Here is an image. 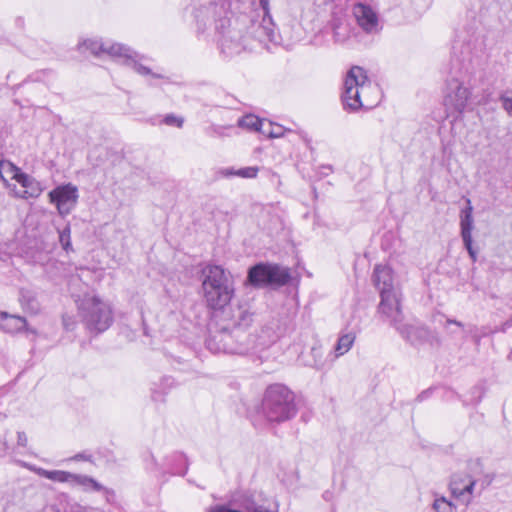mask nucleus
Returning <instances> with one entry per match:
<instances>
[{
    "label": "nucleus",
    "mask_w": 512,
    "mask_h": 512,
    "mask_svg": "<svg viewBox=\"0 0 512 512\" xmlns=\"http://www.w3.org/2000/svg\"><path fill=\"white\" fill-rule=\"evenodd\" d=\"M194 5V18L198 32H205L214 25L219 34L218 43L221 52L227 57L240 54L248 48V38L259 42L275 41V30L270 15L269 0H259L261 19L252 16L249 19L247 35L238 27H230V0H191Z\"/></svg>",
    "instance_id": "obj_1"
},
{
    "label": "nucleus",
    "mask_w": 512,
    "mask_h": 512,
    "mask_svg": "<svg viewBox=\"0 0 512 512\" xmlns=\"http://www.w3.org/2000/svg\"><path fill=\"white\" fill-rule=\"evenodd\" d=\"M206 347L212 353L248 354L256 353L268 346L261 338L249 333H239L221 324L215 330L210 329Z\"/></svg>",
    "instance_id": "obj_2"
},
{
    "label": "nucleus",
    "mask_w": 512,
    "mask_h": 512,
    "mask_svg": "<svg viewBox=\"0 0 512 512\" xmlns=\"http://www.w3.org/2000/svg\"><path fill=\"white\" fill-rule=\"evenodd\" d=\"M84 48L95 56H99L102 53L108 54L118 63L133 69L141 76H151L158 79L163 78L161 74L152 72L145 64L149 60L147 56L139 54L126 45L111 43L109 41L104 42L98 39H87L78 44L79 50Z\"/></svg>",
    "instance_id": "obj_3"
},
{
    "label": "nucleus",
    "mask_w": 512,
    "mask_h": 512,
    "mask_svg": "<svg viewBox=\"0 0 512 512\" xmlns=\"http://www.w3.org/2000/svg\"><path fill=\"white\" fill-rule=\"evenodd\" d=\"M202 291L207 306L220 310L230 303L235 288L231 275L218 265H208L202 270Z\"/></svg>",
    "instance_id": "obj_4"
},
{
    "label": "nucleus",
    "mask_w": 512,
    "mask_h": 512,
    "mask_svg": "<svg viewBox=\"0 0 512 512\" xmlns=\"http://www.w3.org/2000/svg\"><path fill=\"white\" fill-rule=\"evenodd\" d=\"M294 393L285 385H270L262 400V413L269 422L281 423L296 415Z\"/></svg>",
    "instance_id": "obj_5"
},
{
    "label": "nucleus",
    "mask_w": 512,
    "mask_h": 512,
    "mask_svg": "<svg viewBox=\"0 0 512 512\" xmlns=\"http://www.w3.org/2000/svg\"><path fill=\"white\" fill-rule=\"evenodd\" d=\"M79 314L91 333H102L113 323L111 306L97 296H85L79 304Z\"/></svg>",
    "instance_id": "obj_6"
},
{
    "label": "nucleus",
    "mask_w": 512,
    "mask_h": 512,
    "mask_svg": "<svg viewBox=\"0 0 512 512\" xmlns=\"http://www.w3.org/2000/svg\"><path fill=\"white\" fill-rule=\"evenodd\" d=\"M290 278L288 269L277 264L260 262L248 269L246 283L255 288L283 286L289 282Z\"/></svg>",
    "instance_id": "obj_7"
},
{
    "label": "nucleus",
    "mask_w": 512,
    "mask_h": 512,
    "mask_svg": "<svg viewBox=\"0 0 512 512\" xmlns=\"http://www.w3.org/2000/svg\"><path fill=\"white\" fill-rule=\"evenodd\" d=\"M469 470L471 473H455L451 476L449 489L456 499L469 505L472 501V495L477 483L479 482L477 475L483 472L480 460L470 461Z\"/></svg>",
    "instance_id": "obj_8"
},
{
    "label": "nucleus",
    "mask_w": 512,
    "mask_h": 512,
    "mask_svg": "<svg viewBox=\"0 0 512 512\" xmlns=\"http://www.w3.org/2000/svg\"><path fill=\"white\" fill-rule=\"evenodd\" d=\"M365 79V70L360 66H353L347 73L344 82V92L342 94V102L344 109L349 111H357L362 108L363 102L361 93H366L369 86H362L359 80Z\"/></svg>",
    "instance_id": "obj_9"
},
{
    "label": "nucleus",
    "mask_w": 512,
    "mask_h": 512,
    "mask_svg": "<svg viewBox=\"0 0 512 512\" xmlns=\"http://www.w3.org/2000/svg\"><path fill=\"white\" fill-rule=\"evenodd\" d=\"M220 324L239 333H247L253 322L254 313L247 302L221 309Z\"/></svg>",
    "instance_id": "obj_10"
},
{
    "label": "nucleus",
    "mask_w": 512,
    "mask_h": 512,
    "mask_svg": "<svg viewBox=\"0 0 512 512\" xmlns=\"http://www.w3.org/2000/svg\"><path fill=\"white\" fill-rule=\"evenodd\" d=\"M50 203L54 204L61 216L69 215L77 205L79 194L75 185L68 183L55 187L48 193Z\"/></svg>",
    "instance_id": "obj_11"
},
{
    "label": "nucleus",
    "mask_w": 512,
    "mask_h": 512,
    "mask_svg": "<svg viewBox=\"0 0 512 512\" xmlns=\"http://www.w3.org/2000/svg\"><path fill=\"white\" fill-rule=\"evenodd\" d=\"M470 97L471 92L469 88L464 86L458 79L453 78L447 82L444 105L447 111L457 114L456 118L464 112Z\"/></svg>",
    "instance_id": "obj_12"
},
{
    "label": "nucleus",
    "mask_w": 512,
    "mask_h": 512,
    "mask_svg": "<svg viewBox=\"0 0 512 512\" xmlns=\"http://www.w3.org/2000/svg\"><path fill=\"white\" fill-rule=\"evenodd\" d=\"M400 335L414 347L429 345L431 347L440 344L437 334L424 326L401 324L396 326Z\"/></svg>",
    "instance_id": "obj_13"
},
{
    "label": "nucleus",
    "mask_w": 512,
    "mask_h": 512,
    "mask_svg": "<svg viewBox=\"0 0 512 512\" xmlns=\"http://www.w3.org/2000/svg\"><path fill=\"white\" fill-rule=\"evenodd\" d=\"M381 301L379 303L378 311L389 320L390 324L396 328L400 326L403 320L401 310V292L387 293L386 291L380 295Z\"/></svg>",
    "instance_id": "obj_14"
},
{
    "label": "nucleus",
    "mask_w": 512,
    "mask_h": 512,
    "mask_svg": "<svg viewBox=\"0 0 512 512\" xmlns=\"http://www.w3.org/2000/svg\"><path fill=\"white\" fill-rule=\"evenodd\" d=\"M207 512H278V504L258 503L251 497L242 495L239 501V509L221 504L210 507Z\"/></svg>",
    "instance_id": "obj_15"
},
{
    "label": "nucleus",
    "mask_w": 512,
    "mask_h": 512,
    "mask_svg": "<svg viewBox=\"0 0 512 512\" xmlns=\"http://www.w3.org/2000/svg\"><path fill=\"white\" fill-rule=\"evenodd\" d=\"M353 15L359 27L368 34L379 31V21L377 13L369 6L363 3H357L353 6Z\"/></svg>",
    "instance_id": "obj_16"
},
{
    "label": "nucleus",
    "mask_w": 512,
    "mask_h": 512,
    "mask_svg": "<svg viewBox=\"0 0 512 512\" xmlns=\"http://www.w3.org/2000/svg\"><path fill=\"white\" fill-rule=\"evenodd\" d=\"M373 282L379 290L380 295L385 291L387 293L397 292L399 287L394 282L393 271L386 265H376L373 272Z\"/></svg>",
    "instance_id": "obj_17"
},
{
    "label": "nucleus",
    "mask_w": 512,
    "mask_h": 512,
    "mask_svg": "<svg viewBox=\"0 0 512 512\" xmlns=\"http://www.w3.org/2000/svg\"><path fill=\"white\" fill-rule=\"evenodd\" d=\"M461 226V237L464 243V246L471 257L472 261L475 262L477 260V252L473 248L472 241V229H473V216H472V208L469 207L461 214L460 219Z\"/></svg>",
    "instance_id": "obj_18"
},
{
    "label": "nucleus",
    "mask_w": 512,
    "mask_h": 512,
    "mask_svg": "<svg viewBox=\"0 0 512 512\" xmlns=\"http://www.w3.org/2000/svg\"><path fill=\"white\" fill-rule=\"evenodd\" d=\"M335 43H345L352 34V27L345 17L334 16L330 22Z\"/></svg>",
    "instance_id": "obj_19"
},
{
    "label": "nucleus",
    "mask_w": 512,
    "mask_h": 512,
    "mask_svg": "<svg viewBox=\"0 0 512 512\" xmlns=\"http://www.w3.org/2000/svg\"><path fill=\"white\" fill-rule=\"evenodd\" d=\"M359 84L362 86H369V90L366 93H361V99L363 102L362 108L370 109L375 107L381 101V90L380 87L372 83L365 73V79L359 80Z\"/></svg>",
    "instance_id": "obj_20"
},
{
    "label": "nucleus",
    "mask_w": 512,
    "mask_h": 512,
    "mask_svg": "<svg viewBox=\"0 0 512 512\" xmlns=\"http://www.w3.org/2000/svg\"><path fill=\"white\" fill-rule=\"evenodd\" d=\"M26 319L18 315H10L7 312H0V327L7 333H16L26 327Z\"/></svg>",
    "instance_id": "obj_21"
},
{
    "label": "nucleus",
    "mask_w": 512,
    "mask_h": 512,
    "mask_svg": "<svg viewBox=\"0 0 512 512\" xmlns=\"http://www.w3.org/2000/svg\"><path fill=\"white\" fill-rule=\"evenodd\" d=\"M70 485L72 487H79L84 492H100L105 489L96 479L83 474L73 473Z\"/></svg>",
    "instance_id": "obj_22"
},
{
    "label": "nucleus",
    "mask_w": 512,
    "mask_h": 512,
    "mask_svg": "<svg viewBox=\"0 0 512 512\" xmlns=\"http://www.w3.org/2000/svg\"><path fill=\"white\" fill-rule=\"evenodd\" d=\"M174 380L171 377H162L158 382H154L151 387V398L154 402H164L165 396L174 387Z\"/></svg>",
    "instance_id": "obj_23"
},
{
    "label": "nucleus",
    "mask_w": 512,
    "mask_h": 512,
    "mask_svg": "<svg viewBox=\"0 0 512 512\" xmlns=\"http://www.w3.org/2000/svg\"><path fill=\"white\" fill-rule=\"evenodd\" d=\"M19 301L23 310L27 313L35 315L38 314L41 309L36 293L30 289H20Z\"/></svg>",
    "instance_id": "obj_24"
},
{
    "label": "nucleus",
    "mask_w": 512,
    "mask_h": 512,
    "mask_svg": "<svg viewBox=\"0 0 512 512\" xmlns=\"http://www.w3.org/2000/svg\"><path fill=\"white\" fill-rule=\"evenodd\" d=\"M15 179L22 187L26 189L25 193L28 194L29 197L36 198L41 194V184L28 174L22 172L17 173L15 175Z\"/></svg>",
    "instance_id": "obj_25"
},
{
    "label": "nucleus",
    "mask_w": 512,
    "mask_h": 512,
    "mask_svg": "<svg viewBox=\"0 0 512 512\" xmlns=\"http://www.w3.org/2000/svg\"><path fill=\"white\" fill-rule=\"evenodd\" d=\"M356 339V332L353 330H343L335 345V357L346 354L353 346Z\"/></svg>",
    "instance_id": "obj_26"
},
{
    "label": "nucleus",
    "mask_w": 512,
    "mask_h": 512,
    "mask_svg": "<svg viewBox=\"0 0 512 512\" xmlns=\"http://www.w3.org/2000/svg\"><path fill=\"white\" fill-rule=\"evenodd\" d=\"M35 471L39 476L49 479L51 481L68 484L71 483V478L73 474L71 472L62 470H46L43 468H37L35 469Z\"/></svg>",
    "instance_id": "obj_27"
},
{
    "label": "nucleus",
    "mask_w": 512,
    "mask_h": 512,
    "mask_svg": "<svg viewBox=\"0 0 512 512\" xmlns=\"http://www.w3.org/2000/svg\"><path fill=\"white\" fill-rule=\"evenodd\" d=\"M237 124L241 128L260 133H262V130L265 126L264 121L253 114H248L239 118Z\"/></svg>",
    "instance_id": "obj_28"
},
{
    "label": "nucleus",
    "mask_w": 512,
    "mask_h": 512,
    "mask_svg": "<svg viewBox=\"0 0 512 512\" xmlns=\"http://www.w3.org/2000/svg\"><path fill=\"white\" fill-rule=\"evenodd\" d=\"M221 173L225 177L238 176L241 178H255L258 173V168L257 167H244V168H240L238 170H234L232 168H226V169L222 170Z\"/></svg>",
    "instance_id": "obj_29"
},
{
    "label": "nucleus",
    "mask_w": 512,
    "mask_h": 512,
    "mask_svg": "<svg viewBox=\"0 0 512 512\" xmlns=\"http://www.w3.org/2000/svg\"><path fill=\"white\" fill-rule=\"evenodd\" d=\"M432 508L435 512H457L456 505L443 496L435 498Z\"/></svg>",
    "instance_id": "obj_30"
},
{
    "label": "nucleus",
    "mask_w": 512,
    "mask_h": 512,
    "mask_svg": "<svg viewBox=\"0 0 512 512\" xmlns=\"http://www.w3.org/2000/svg\"><path fill=\"white\" fill-rule=\"evenodd\" d=\"M59 233V242L61 247L66 253L72 252V242H71V227L70 224H66L61 230H58Z\"/></svg>",
    "instance_id": "obj_31"
},
{
    "label": "nucleus",
    "mask_w": 512,
    "mask_h": 512,
    "mask_svg": "<svg viewBox=\"0 0 512 512\" xmlns=\"http://www.w3.org/2000/svg\"><path fill=\"white\" fill-rule=\"evenodd\" d=\"M287 131L281 125H274L271 122L265 123V126L262 130V134L270 137V138H279L284 135V132Z\"/></svg>",
    "instance_id": "obj_32"
},
{
    "label": "nucleus",
    "mask_w": 512,
    "mask_h": 512,
    "mask_svg": "<svg viewBox=\"0 0 512 512\" xmlns=\"http://www.w3.org/2000/svg\"><path fill=\"white\" fill-rule=\"evenodd\" d=\"M232 126H222V125H211L206 129V134L210 137H223L226 136V130L231 129Z\"/></svg>",
    "instance_id": "obj_33"
},
{
    "label": "nucleus",
    "mask_w": 512,
    "mask_h": 512,
    "mask_svg": "<svg viewBox=\"0 0 512 512\" xmlns=\"http://www.w3.org/2000/svg\"><path fill=\"white\" fill-rule=\"evenodd\" d=\"M503 109L512 117V92H506L500 96Z\"/></svg>",
    "instance_id": "obj_34"
},
{
    "label": "nucleus",
    "mask_w": 512,
    "mask_h": 512,
    "mask_svg": "<svg viewBox=\"0 0 512 512\" xmlns=\"http://www.w3.org/2000/svg\"><path fill=\"white\" fill-rule=\"evenodd\" d=\"M163 123L168 126H176L178 128H181L183 126L184 119L174 114H167L163 119Z\"/></svg>",
    "instance_id": "obj_35"
},
{
    "label": "nucleus",
    "mask_w": 512,
    "mask_h": 512,
    "mask_svg": "<svg viewBox=\"0 0 512 512\" xmlns=\"http://www.w3.org/2000/svg\"><path fill=\"white\" fill-rule=\"evenodd\" d=\"M62 323L64 328L68 331H72L75 328V321L73 317L68 314H64L62 316Z\"/></svg>",
    "instance_id": "obj_36"
},
{
    "label": "nucleus",
    "mask_w": 512,
    "mask_h": 512,
    "mask_svg": "<svg viewBox=\"0 0 512 512\" xmlns=\"http://www.w3.org/2000/svg\"><path fill=\"white\" fill-rule=\"evenodd\" d=\"M28 439L25 432L19 431L17 433V445L21 447H25L27 445Z\"/></svg>",
    "instance_id": "obj_37"
},
{
    "label": "nucleus",
    "mask_w": 512,
    "mask_h": 512,
    "mask_svg": "<svg viewBox=\"0 0 512 512\" xmlns=\"http://www.w3.org/2000/svg\"><path fill=\"white\" fill-rule=\"evenodd\" d=\"M72 459L75 461L82 460V461L92 462V455L88 454L86 452H81V453L76 454Z\"/></svg>",
    "instance_id": "obj_38"
},
{
    "label": "nucleus",
    "mask_w": 512,
    "mask_h": 512,
    "mask_svg": "<svg viewBox=\"0 0 512 512\" xmlns=\"http://www.w3.org/2000/svg\"><path fill=\"white\" fill-rule=\"evenodd\" d=\"M175 458H176L177 461L184 463V465H185L184 471L183 472H177L180 475H184L186 473L187 469H188L187 460H186L185 456L183 454H176Z\"/></svg>",
    "instance_id": "obj_39"
},
{
    "label": "nucleus",
    "mask_w": 512,
    "mask_h": 512,
    "mask_svg": "<svg viewBox=\"0 0 512 512\" xmlns=\"http://www.w3.org/2000/svg\"><path fill=\"white\" fill-rule=\"evenodd\" d=\"M476 329L475 326H473L470 330H469V333L472 335L474 341L476 344H479L480 343V339H481V335H477L474 333V330ZM487 333L486 332H482V336H486Z\"/></svg>",
    "instance_id": "obj_40"
},
{
    "label": "nucleus",
    "mask_w": 512,
    "mask_h": 512,
    "mask_svg": "<svg viewBox=\"0 0 512 512\" xmlns=\"http://www.w3.org/2000/svg\"><path fill=\"white\" fill-rule=\"evenodd\" d=\"M14 23L18 29L22 30L25 26V19L22 16H17L14 20Z\"/></svg>",
    "instance_id": "obj_41"
},
{
    "label": "nucleus",
    "mask_w": 512,
    "mask_h": 512,
    "mask_svg": "<svg viewBox=\"0 0 512 512\" xmlns=\"http://www.w3.org/2000/svg\"><path fill=\"white\" fill-rule=\"evenodd\" d=\"M7 449H8V446H7L6 439L0 438V457L4 456L6 454Z\"/></svg>",
    "instance_id": "obj_42"
},
{
    "label": "nucleus",
    "mask_w": 512,
    "mask_h": 512,
    "mask_svg": "<svg viewBox=\"0 0 512 512\" xmlns=\"http://www.w3.org/2000/svg\"><path fill=\"white\" fill-rule=\"evenodd\" d=\"M450 324H454V325H456V326H458V327H461V328H462V327H464V324H463L462 322L457 321V320H455V319H450V318H448V319L446 320V326H447V325H450Z\"/></svg>",
    "instance_id": "obj_43"
},
{
    "label": "nucleus",
    "mask_w": 512,
    "mask_h": 512,
    "mask_svg": "<svg viewBox=\"0 0 512 512\" xmlns=\"http://www.w3.org/2000/svg\"><path fill=\"white\" fill-rule=\"evenodd\" d=\"M149 461H150V462H149V463H147V468H149V469H151V470H152V469H154V468L156 467V460H155V458H154V456H153V455H150V456H149Z\"/></svg>",
    "instance_id": "obj_44"
},
{
    "label": "nucleus",
    "mask_w": 512,
    "mask_h": 512,
    "mask_svg": "<svg viewBox=\"0 0 512 512\" xmlns=\"http://www.w3.org/2000/svg\"><path fill=\"white\" fill-rule=\"evenodd\" d=\"M491 481H492V479H488V477L486 476V479L481 482L479 493L482 490H484L491 483Z\"/></svg>",
    "instance_id": "obj_45"
},
{
    "label": "nucleus",
    "mask_w": 512,
    "mask_h": 512,
    "mask_svg": "<svg viewBox=\"0 0 512 512\" xmlns=\"http://www.w3.org/2000/svg\"><path fill=\"white\" fill-rule=\"evenodd\" d=\"M428 391H424L422 392L419 396H418V400L421 401L423 400L424 398H426V396H428Z\"/></svg>",
    "instance_id": "obj_46"
},
{
    "label": "nucleus",
    "mask_w": 512,
    "mask_h": 512,
    "mask_svg": "<svg viewBox=\"0 0 512 512\" xmlns=\"http://www.w3.org/2000/svg\"><path fill=\"white\" fill-rule=\"evenodd\" d=\"M314 366L317 368V369H321L322 368V363H319L318 361H315L314 362Z\"/></svg>",
    "instance_id": "obj_47"
},
{
    "label": "nucleus",
    "mask_w": 512,
    "mask_h": 512,
    "mask_svg": "<svg viewBox=\"0 0 512 512\" xmlns=\"http://www.w3.org/2000/svg\"><path fill=\"white\" fill-rule=\"evenodd\" d=\"M311 352L313 355H317L320 351L316 348H312Z\"/></svg>",
    "instance_id": "obj_48"
},
{
    "label": "nucleus",
    "mask_w": 512,
    "mask_h": 512,
    "mask_svg": "<svg viewBox=\"0 0 512 512\" xmlns=\"http://www.w3.org/2000/svg\"><path fill=\"white\" fill-rule=\"evenodd\" d=\"M475 392H481V388H480V387H477V386H476V387H474V388H473V393H475Z\"/></svg>",
    "instance_id": "obj_49"
},
{
    "label": "nucleus",
    "mask_w": 512,
    "mask_h": 512,
    "mask_svg": "<svg viewBox=\"0 0 512 512\" xmlns=\"http://www.w3.org/2000/svg\"><path fill=\"white\" fill-rule=\"evenodd\" d=\"M481 398H482V395H480V396L478 397V399L475 401V405H477L478 403H480Z\"/></svg>",
    "instance_id": "obj_50"
},
{
    "label": "nucleus",
    "mask_w": 512,
    "mask_h": 512,
    "mask_svg": "<svg viewBox=\"0 0 512 512\" xmlns=\"http://www.w3.org/2000/svg\"><path fill=\"white\" fill-rule=\"evenodd\" d=\"M326 494H327V492H326L325 494H323V497H324L325 499L329 498V495H326Z\"/></svg>",
    "instance_id": "obj_51"
},
{
    "label": "nucleus",
    "mask_w": 512,
    "mask_h": 512,
    "mask_svg": "<svg viewBox=\"0 0 512 512\" xmlns=\"http://www.w3.org/2000/svg\"><path fill=\"white\" fill-rule=\"evenodd\" d=\"M326 494H327V492H326L325 494H323V497H324L325 499L329 498V495H326Z\"/></svg>",
    "instance_id": "obj_52"
},
{
    "label": "nucleus",
    "mask_w": 512,
    "mask_h": 512,
    "mask_svg": "<svg viewBox=\"0 0 512 512\" xmlns=\"http://www.w3.org/2000/svg\"><path fill=\"white\" fill-rule=\"evenodd\" d=\"M246 21H247V17H244V18H243V20H242V22H243V23H246Z\"/></svg>",
    "instance_id": "obj_53"
}]
</instances>
